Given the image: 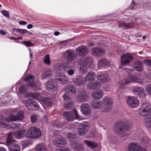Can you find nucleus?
Here are the masks:
<instances>
[{
  "instance_id": "nucleus-37",
  "label": "nucleus",
  "mask_w": 151,
  "mask_h": 151,
  "mask_svg": "<svg viewBox=\"0 0 151 151\" xmlns=\"http://www.w3.org/2000/svg\"><path fill=\"white\" fill-rule=\"evenodd\" d=\"M109 65V62L106 59L102 58L99 60L98 63V66L104 65L108 66Z\"/></svg>"
},
{
  "instance_id": "nucleus-1",
  "label": "nucleus",
  "mask_w": 151,
  "mask_h": 151,
  "mask_svg": "<svg viewBox=\"0 0 151 151\" xmlns=\"http://www.w3.org/2000/svg\"><path fill=\"white\" fill-rule=\"evenodd\" d=\"M114 131L120 137H123L129 134L130 128L123 122H117L114 125Z\"/></svg>"
},
{
  "instance_id": "nucleus-30",
  "label": "nucleus",
  "mask_w": 151,
  "mask_h": 151,
  "mask_svg": "<svg viewBox=\"0 0 151 151\" xmlns=\"http://www.w3.org/2000/svg\"><path fill=\"white\" fill-rule=\"evenodd\" d=\"M73 82L76 85L78 86L84 85L85 83V81L81 76H77L74 80Z\"/></svg>"
},
{
  "instance_id": "nucleus-13",
  "label": "nucleus",
  "mask_w": 151,
  "mask_h": 151,
  "mask_svg": "<svg viewBox=\"0 0 151 151\" xmlns=\"http://www.w3.org/2000/svg\"><path fill=\"white\" fill-rule=\"evenodd\" d=\"M132 92L140 98H145L146 96L144 88L139 86H135L132 89Z\"/></svg>"
},
{
  "instance_id": "nucleus-34",
  "label": "nucleus",
  "mask_w": 151,
  "mask_h": 151,
  "mask_svg": "<svg viewBox=\"0 0 151 151\" xmlns=\"http://www.w3.org/2000/svg\"><path fill=\"white\" fill-rule=\"evenodd\" d=\"M44 103L47 106H51L53 105L52 100L50 97H45L42 99Z\"/></svg>"
},
{
  "instance_id": "nucleus-63",
  "label": "nucleus",
  "mask_w": 151,
  "mask_h": 151,
  "mask_svg": "<svg viewBox=\"0 0 151 151\" xmlns=\"http://www.w3.org/2000/svg\"><path fill=\"white\" fill-rule=\"evenodd\" d=\"M6 125L5 123L3 121H0V127H3Z\"/></svg>"
},
{
  "instance_id": "nucleus-56",
  "label": "nucleus",
  "mask_w": 151,
  "mask_h": 151,
  "mask_svg": "<svg viewBox=\"0 0 151 151\" xmlns=\"http://www.w3.org/2000/svg\"><path fill=\"white\" fill-rule=\"evenodd\" d=\"M73 104L72 102L71 101H67V109L68 108H71L73 107Z\"/></svg>"
},
{
  "instance_id": "nucleus-16",
  "label": "nucleus",
  "mask_w": 151,
  "mask_h": 151,
  "mask_svg": "<svg viewBox=\"0 0 151 151\" xmlns=\"http://www.w3.org/2000/svg\"><path fill=\"white\" fill-rule=\"evenodd\" d=\"M151 109V105L147 103H143L142 106L139 108L138 113L140 115H142L143 113H148Z\"/></svg>"
},
{
  "instance_id": "nucleus-48",
  "label": "nucleus",
  "mask_w": 151,
  "mask_h": 151,
  "mask_svg": "<svg viewBox=\"0 0 151 151\" xmlns=\"http://www.w3.org/2000/svg\"><path fill=\"white\" fill-rule=\"evenodd\" d=\"M87 122H83L81 123L80 127L87 131L89 128Z\"/></svg>"
},
{
  "instance_id": "nucleus-33",
  "label": "nucleus",
  "mask_w": 151,
  "mask_h": 151,
  "mask_svg": "<svg viewBox=\"0 0 151 151\" xmlns=\"http://www.w3.org/2000/svg\"><path fill=\"white\" fill-rule=\"evenodd\" d=\"M142 65V62L138 60L135 62L134 67L136 70L138 71H142L143 69Z\"/></svg>"
},
{
  "instance_id": "nucleus-26",
  "label": "nucleus",
  "mask_w": 151,
  "mask_h": 151,
  "mask_svg": "<svg viewBox=\"0 0 151 151\" xmlns=\"http://www.w3.org/2000/svg\"><path fill=\"white\" fill-rule=\"evenodd\" d=\"M100 83L98 81H96L95 83H88L87 88L89 90H93L101 87Z\"/></svg>"
},
{
  "instance_id": "nucleus-25",
  "label": "nucleus",
  "mask_w": 151,
  "mask_h": 151,
  "mask_svg": "<svg viewBox=\"0 0 151 151\" xmlns=\"http://www.w3.org/2000/svg\"><path fill=\"white\" fill-rule=\"evenodd\" d=\"M105 52L104 49L98 47L93 48L91 50L92 55L100 56L103 55Z\"/></svg>"
},
{
  "instance_id": "nucleus-53",
  "label": "nucleus",
  "mask_w": 151,
  "mask_h": 151,
  "mask_svg": "<svg viewBox=\"0 0 151 151\" xmlns=\"http://www.w3.org/2000/svg\"><path fill=\"white\" fill-rule=\"evenodd\" d=\"M144 62L149 68H151V60L146 59L144 60Z\"/></svg>"
},
{
  "instance_id": "nucleus-32",
  "label": "nucleus",
  "mask_w": 151,
  "mask_h": 151,
  "mask_svg": "<svg viewBox=\"0 0 151 151\" xmlns=\"http://www.w3.org/2000/svg\"><path fill=\"white\" fill-rule=\"evenodd\" d=\"M28 97H30L33 99L38 100L41 98V94L39 93L30 92L28 94Z\"/></svg>"
},
{
  "instance_id": "nucleus-24",
  "label": "nucleus",
  "mask_w": 151,
  "mask_h": 151,
  "mask_svg": "<svg viewBox=\"0 0 151 151\" xmlns=\"http://www.w3.org/2000/svg\"><path fill=\"white\" fill-rule=\"evenodd\" d=\"M56 78L55 80L57 82H59L62 84H64L66 81L65 76L64 74L60 72L58 73H57L56 75Z\"/></svg>"
},
{
  "instance_id": "nucleus-57",
  "label": "nucleus",
  "mask_w": 151,
  "mask_h": 151,
  "mask_svg": "<svg viewBox=\"0 0 151 151\" xmlns=\"http://www.w3.org/2000/svg\"><path fill=\"white\" fill-rule=\"evenodd\" d=\"M19 124L15 123L12 124L11 127L14 128H18L19 127Z\"/></svg>"
},
{
  "instance_id": "nucleus-15",
  "label": "nucleus",
  "mask_w": 151,
  "mask_h": 151,
  "mask_svg": "<svg viewBox=\"0 0 151 151\" xmlns=\"http://www.w3.org/2000/svg\"><path fill=\"white\" fill-rule=\"evenodd\" d=\"M80 116L78 114L76 109H74L72 112L67 111V120L72 121L75 119H79Z\"/></svg>"
},
{
  "instance_id": "nucleus-38",
  "label": "nucleus",
  "mask_w": 151,
  "mask_h": 151,
  "mask_svg": "<svg viewBox=\"0 0 151 151\" xmlns=\"http://www.w3.org/2000/svg\"><path fill=\"white\" fill-rule=\"evenodd\" d=\"M76 91V88L73 86H68L67 88V94L69 95L74 94L75 93Z\"/></svg>"
},
{
  "instance_id": "nucleus-19",
  "label": "nucleus",
  "mask_w": 151,
  "mask_h": 151,
  "mask_svg": "<svg viewBox=\"0 0 151 151\" xmlns=\"http://www.w3.org/2000/svg\"><path fill=\"white\" fill-rule=\"evenodd\" d=\"M127 101L129 106L132 108L136 107L139 104V101L135 97H129L127 99Z\"/></svg>"
},
{
  "instance_id": "nucleus-6",
  "label": "nucleus",
  "mask_w": 151,
  "mask_h": 151,
  "mask_svg": "<svg viewBox=\"0 0 151 151\" xmlns=\"http://www.w3.org/2000/svg\"><path fill=\"white\" fill-rule=\"evenodd\" d=\"M25 133V131L24 130H21L20 131L11 132L8 134L6 140H7L8 142L9 141L15 142L16 141L13 138V136L17 138H20L23 137Z\"/></svg>"
},
{
  "instance_id": "nucleus-62",
  "label": "nucleus",
  "mask_w": 151,
  "mask_h": 151,
  "mask_svg": "<svg viewBox=\"0 0 151 151\" xmlns=\"http://www.w3.org/2000/svg\"><path fill=\"white\" fill-rule=\"evenodd\" d=\"M66 40L63 41H61L60 42H59L58 43H57V44L59 45H65L66 44Z\"/></svg>"
},
{
  "instance_id": "nucleus-2",
  "label": "nucleus",
  "mask_w": 151,
  "mask_h": 151,
  "mask_svg": "<svg viewBox=\"0 0 151 151\" xmlns=\"http://www.w3.org/2000/svg\"><path fill=\"white\" fill-rule=\"evenodd\" d=\"M93 63L92 58L91 57H87L82 62L80 63L79 67L80 71L83 73H85L88 71L87 65H88L89 67H91V65Z\"/></svg>"
},
{
  "instance_id": "nucleus-31",
  "label": "nucleus",
  "mask_w": 151,
  "mask_h": 151,
  "mask_svg": "<svg viewBox=\"0 0 151 151\" xmlns=\"http://www.w3.org/2000/svg\"><path fill=\"white\" fill-rule=\"evenodd\" d=\"M63 137H61L59 139L55 138L53 140V143L54 145L57 147H61L64 145L65 143Z\"/></svg>"
},
{
  "instance_id": "nucleus-21",
  "label": "nucleus",
  "mask_w": 151,
  "mask_h": 151,
  "mask_svg": "<svg viewBox=\"0 0 151 151\" xmlns=\"http://www.w3.org/2000/svg\"><path fill=\"white\" fill-rule=\"evenodd\" d=\"M104 95L103 91L99 89L92 92L91 93V97L94 99H99L102 97Z\"/></svg>"
},
{
  "instance_id": "nucleus-12",
  "label": "nucleus",
  "mask_w": 151,
  "mask_h": 151,
  "mask_svg": "<svg viewBox=\"0 0 151 151\" xmlns=\"http://www.w3.org/2000/svg\"><path fill=\"white\" fill-rule=\"evenodd\" d=\"M136 20L137 19H134L133 18L130 17L126 21V22H123L120 24L119 25V26L124 29L131 28L135 25V22L133 21Z\"/></svg>"
},
{
  "instance_id": "nucleus-8",
  "label": "nucleus",
  "mask_w": 151,
  "mask_h": 151,
  "mask_svg": "<svg viewBox=\"0 0 151 151\" xmlns=\"http://www.w3.org/2000/svg\"><path fill=\"white\" fill-rule=\"evenodd\" d=\"M102 101L104 105L102 109L104 110L103 111H109L113 104L112 99L109 97L106 96L102 99Z\"/></svg>"
},
{
  "instance_id": "nucleus-14",
  "label": "nucleus",
  "mask_w": 151,
  "mask_h": 151,
  "mask_svg": "<svg viewBox=\"0 0 151 151\" xmlns=\"http://www.w3.org/2000/svg\"><path fill=\"white\" fill-rule=\"evenodd\" d=\"M80 107L81 112L84 115L88 116L91 114V110L88 104H83L80 106Z\"/></svg>"
},
{
  "instance_id": "nucleus-55",
  "label": "nucleus",
  "mask_w": 151,
  "mask_h": 151,
  "mask_svg": "<svg viewBox=\"0 0 151 151\" xmlns=\"http://www.w3.org/2000/svg\"><path fill=\"white\" fill-rule=\"evenodd\" d=\"M134 19H137V20H134L133 21V22H135V25H139L140 24H142V21L141 19L140 18H133Z\"/></svg>"
},
{
  "instance_id": "nucleus-46",
  "label": "nucleus",
  "mask_w": 151,
  "mask_h": 151,
  "mask_svg": "<svg viewBox=\"0 0 151 151\" xmlns=\"http://www.w3.org/2000/svg\"><path fill=\"white\" fill-rule=\"evenodd\" d=\"M32 143L31 141L29 140H24L22 142V145L24 147H28Z\"/></svg>"
},
{
  "instance_id": "nucleus-9",
  "label": "nucleus",
  "mask_w": 151,
  "mask_h": 151,
  "mask_svg": "<svg viewBox=\"0 0 151 151\" xmlns=\"http://www.w3.org/2000/svg\"><path fill=\"white\" fill-rule=\"evenodd\" d=\"M133 59V56L130 53H127L123 54L121 57V65L123 66L129 65Z\"/></svg>"
},
{
  "instance_id": "nucleus-35",
  "label": "nucleus",
  "mask_w": 151,
  "mask_h": 151,
  "mask_svg": "<svg viewBox=\"0 0 151 151\" xmlns=\"http://www.w3.org/2000/svg\"><path fill=\"white\" fill-rule=\"evenodd\" d=\"M102 104L101 101L95 102L92 101L91 103V105L92 108L94 109H99L102 106Z\"/></svg>"
},
{
  "instance_id": "nucleus-5",
  "label": "nucleus",
  "mask_w": 151,
  "mask_h": 151,
  "mask_svg": "<svg viewBox=\"0 0 151 151\" xmlns=\"http://www.w3.org/2000/svg\"><path fill=\"white\" fill-rule=\"evenodd\" d=\"M35 80L34 76L32 74H30L25 76L24 80L27 83V86L32 87L34 91H37L38 90H41V89L36 86L34 83Z\"/></svg>"
},
{
  "instance_id": "nucleus-29",
  "label": "nucleus",
  "mask_w": 151,
  "mask_h": 151,
  "mask_svg": "<svg viewBox=\"0 0 151 151\" xmlns=\"http://www.w3.org/2000/svg\"><path fill=\"white\" fill-rule=\"evenodd\" d=\"M52 75V73L51 70L49 69H46L44 70L41 76V78L42 79H44L45 78H49Z\"/></svg>"
},
{
  "instance_id": "nucleus-20",
  "label": "nucleus",
  "mask_w": 151,
  "mask_h": 151,
  "mask_svg": "<svg viewBox=\"0 0 151 151\" xmlns=\"http://www.w3.org/2000/svg\"><path fill=\"white\" fill-rule=\"evenodd\" d=\"M46 89L47 91L52 93H57L58 86L54 84L52 81H48L46 85Z\"/></svg>"
},
{
  "instance_id": "nucleus-60",
  "label": "nucleus",
  "mask_w": 151,
  "mask_h": 151,
  "mask_svg": "<svg viewBox=\"0 0 151 151\" xmlns=\"http://www.w3.org/2000/svg\"><path fill=\"white\" fill-rule=\"evenodd\" d=\"M32 52H29V57L30 58V61H29V65L28 66V67L29 65H30V64L31 63V60H32V59L33 58V56H32Z\"/></svg>"
},
{
  "instance_id": "nucleus-54",
  "label": "nucleus",
  "mask_w": 151,
  "mask_h": 151,
  "mask_svg": "<svg viewBox=\"0 0 151 151\" xmlns=\"http://www.w3.org/2000/svg\"><path fill=\"white\" fill-rule=\"evenodd\" d=\"M1 13L6 17L8 18L9 17V13L7 11L4 10H2L1 11Z\"/></svg>"
},
{
  "instance_id": "nucleus-51",
  "label": "nucleus",
  "mask_w": 151,
  "mask_h": 151,
  "mask_svg": "<svg viewBox=\"0 0 151 151\" xmlns=\"http://www.w3.org/2000/svg\"><path fill=\"white\" fill-rule=\"evenodd\" d=\"M31 121L32 123H35L37 121V118L36 115H32L30 116Z\"/></svg>"
},
{
  "instance_id": "nucleus-64",
  "label": "nucleus",
  "mask_w": 151,
  "mask_h": 151,
  "mask_svg": "<svg viewBox=\"0 0 151 151\" xmlns=\"http://www.w3.org/2000/svg\"><path fill=\"white\" fill-rule=\"evenodd\" d=\"M19 23L20 24L22 25H24L27 24L26 22L25 21H21L19 22Z\"/></svg>"
},
{
  "instance_id": "nucleus-61",
  "label": "nucleus",
  "mask_w": 151,
  "mask_h": 151,
  "mask_svg": "<svg viewBox=\"0 0 151 151\" xmlns=\"http://www.w3.org/2000/svg\"><path fill=\"white\" fill-rule=\"evenodd\" d=\"M67 72L68 74L70 76L72 75L74 73V71L72 69H70Z\"/></svg>"
},
{
  "instance_id": "nucleus-27",
  "label": "nucleus",
  "mask_w": 151,
  "mask_h": 151,
  "mask_svg": "<svg viewBox=\"0 0 151 151\" xmlns=\"http://www.w3.org/2000/svg\"><path fill=\"white\" fill-rule=\"evenodd\" d=\"M76 58V54L72 50H67V61L72 60Z\"/></svg>"
},
{
  "instance_id": "nucleus-52",
  "label": "nucleus",
  "mask_w": 151,
  "mask_h": 151,
  "mask_svg": "<svg viewBox=\"0 0 151 151\" xmlns=\"http://www.w3.org/2000/svg\"><path fill=\"white\" fill-rule=\"evenodd\" d=\"M27 30L24 29H22L19 28H18L17 29L16 31L20 33L21 35H22L23 34H26Z\"/></svg>"
},
{
  "instance_id": "nucleus-41",
  "label": "nucleus",
  "mask_w": 151,
  "mask_h": 151,
  "mask_svg": "<svg viewBox=\"0 0 151 151\" xmlns=\"http://www.w3.org/2000/svg\"><path fill=\"white\" fill-rule=\"evenodd\" d=\"M27 88V86H21L19 88V93L21 94H24L26 92Z\"/></svg>"
},
{
  "instance_id": "nucleus-17",
  "label": "nucleus",
  "mask_w": 151,
  "mask_h": 151,
  "mask_svg": "<svg viewBox=\"0 0 151 151\" xmlns=\"http://www.w3.org/2000/svg\"><path fill=\"white\" fill-rule=\"evenodd\" d=\"M6 145L9 149V151H20V148L18 145L16 144L15 142L9 141L7 142L6 140Z\"/></svg>"
},
{
  "instance_id": "nucleus-18",
  "label": "nucleus",
  "mask_w": 151,
  "mask_h": 151,
  "mask_svg": "<svg viewBox=\"0 0 151 151\" xmlns=\"http://www.w3.org/2000/svg\"><path fill=\"white\" fill-rule=\"evenodd\" d=\"M67 138L69 141L72 142L73 143L71 144L74 150L77 151L80 149V147L79 145L77 144L73 143V141L76 140L77 138L76 135L70 134L67 137Z\"/></svg>"
},
{
  "instance_id": "nucleus-36",
  "label": "nucleus",
  "mask_w": 151,
  "mask_h": 151,
  "mask_svg": "<svg viewBox=\"0 0 151 151\" xmlns=\"http://www.w3.org/2000/svg\"><path fill=\"white\" fill-rule=\"evenodd\" d=\"M83 141L88 147L91 148H96L98 146V144L95 142L87 140H85Z\"/></svg>"
},
{
  "instance_id": "nucleus-47",
  "label": "nucleus",
  "mask_w": 151,
  "mask_h": 151,
  "mask_svg": "<svg viewBox=\"0 0 151 151\" xmlns=\"http://www.w3.org/2000/svg\"><path fill=\"white\" fill-rule=\"evenodd\" d=\"M30 106H31V107L30 110H35L34 108L37 109L39 107V105L37 102H33L32 101Z\"/></svg>"
},
{
  "instance_id": "nucleus-45",
  "label": "nucleus",
  "mask_w": 151,
  "mask_h": 151,
  "mask_svg": "<svg viewBox=\"0 0 151 151\" xmlns=\"http://www.w3.org/2000/svg\"><path fill=\"white\" fill-rule=\"evenodd\" d=\"M137 7V3H134V1L133 0L132 1V3L130 6H129L127 10H133L136 8Z\"/></svg>"
},
{
  "instance_id": "nucleus-22",
  "label": "nucleus",
  "mask_w": 151,
  "mask_h": 151,
  "mask_svg": "<svg viewBox=\"0 0 151 151\" xmlns=\"http://www.w3.org/2000/svg\"><path fill=\"white\" fill-rule=\"evenodd\" d=\"M97 78L99 80L104 83L110 81V79L109 76L106 73L99 74Z\"/></svg>"
},
{
  "instance_id": "nucleus-50",
  "label": "nucleus",
  "mask_w": 151,
  "mask_h": 151,
  "mask_svg": "<svg viewBox=\"0 0 151 151\" xmlns=\"http://www.w3.org/2000/svg\"><path fill=\"white\" fill-rule=\"evenodd\" d=\"M58 69L59 71L63 72L65 71L66 70V67L63 64H61L58 67Z\"/></svg>"
},
{
  "instance_id": "nucleus-42",
  "label": "nucleus",
  "mask_w": 151,
  "mask_h": 151,
  "mask_svg": "<svg viewBox=\"0 0 151 151\" xmlns=\"http://www.w3.org/2000/svg\"><path fill=\"white\" fill-rule=\"evenodd\" d=\"M32 101L31 100H24L22 101V102L25 105V106L27 108L29 109H30Z\"/></svg>"
},
{
  "instance_id": "nucleus-40",
  "label": "nucleus",
  "mask_w": 151,
  "mask_h": 151,
  "mask_svg": "<svg viewBox=\"0 0 151 151\" xmlns=\"http://www.w3.org/2000/svg\"><path fill=\"white\" fill-rule=\"evenodd\" d=\"M36 151H48L43 144L37 145L35 148Z\"/></svg>"
},
{
  "instance_id": "nucleus-39",
  "label": "nucleus",
  "mask_w": 151,
  "mask_h": 151,
  "mask_svg": "<svg viewBox=\"0 0 151 151\" xmlns=\"http://www.w3.org/2000/svg\"><path fill=\"white\" fill-rule=\"evenodd\" d=\"M144 124L148 128L151 129V116L150 118H146L144 120Z\"/></svg>"
},
{
  "instance_id": "nucleus-43",
  "label": "nucleus",
  "mask_w": 151,
  "mask_h": 151,
  "mask_svg": "<svg viewBox=\"0 0 151 151\" xmlns=\"http://www.w3.org/2000/svg\"><path fill=\"white\" fill-rule=\"evenodd\" d=\"M87 131L80 127L78 130V133L79 135L82 136L85 135Z\"/></svg>"
},
{
  "instance_id": "nucleus-23",
  "label": "nucleus",
  "mask_w": 151,
  "mask_h": 151,
  "mask_svg": "<svg viewBox=\"0 0 151 151\" xmlns=\"http://www.w3.org/2000/svg\"><path fill=\"white\" fill-rule=\"evenodd\" d=\"M88 48L85 46H81L76 49V51L80 56H83L86 55L88 52Z\"/></svg>"
},
{
  "instance_id": "nucleus-3",
  "label": "nucleus",
  "mask_w": 151,
  "mask_h": 151,
  "mask_svg": "<svg viewBox=\"0 0 151 151\" xmlns=\"http://www.w3.org/2000/svg\"><path fill=\"white\" fill-rule=\"evenodd\" d=\"M11 115H9L8 120L10 121H14L16 120H22L24 118V114L22 111H18L16 110H13L11 111Z\"/></svg>"
},
{
  "instance_id": "nucleus-59",
  "label": "nucleus",
  "mask_w": 151,
  "mask_h": 151,
  "mask_svg": "<svg viewBox=\"0 0 151 151\" xmlns=\"http://www.w3.org/2000/svg\"><path fill=\"white\" fill-rule=\"evenodd\" d=\"M56 151H66V147H61L59 148H57Z\"/></svg>"
},
{
  "instance_id": "nucleus-4",
  "label": "nucleus",
  "mask_w": 151,
  "mask_h": 151,
  "mask_svg": "<svg viewBox=\"0 0 151 151\" xmlns=\"http://www.w3.org/2000/svg\"><path fill=\"white\" fill-rule=\"evenodd\" d=\"M41 134V132L38 128L32 127L29 129L28 132L26 134V137L35 139L40 137Z\"/></svg>"
},
{
  "instance_id": "nucleus-10",
  "label": "nucleus",
  "mask_w": 151,
  "mask_h": 151,
  "mask_svg": "<svg viewBox=\"0 0 151 151\" xmlns=\"http://www.w3.org/2000/svg\"><path fill=\"white\" fill-rule=\"evenodd\" d=\"M134 82L140 84L142 83L141 80L138 79L136 77L133 75L130 76L127 80L122 81L120 82L119 84L121 88L123 87L124 85L127 84L128 83L131 82Z\"/></svg>"
},
{
  "instance_id": "nucleus-28",
  "label": "nucleus",
  "mask_w": 151,
  "mask_h": 151,
  "mask_svg": "<svg viewBox=\"0 0 151 151\" xmlns=\"http://www.w3.org/2000/svg\"><path fill=\"white\" fill-rule=\"evenodd\" d=\"M95 76V74L94 72L93 71L89 72L85 76L84 81H87L94 80Z\"/></svg>"
},
{
  "instance_id": "nucleus-11",
  "label": "nucleus",
  "mask_w": 151,
  "mask_h": 151,
  "mask_svg": "<svg viewBox=\"0 0 151 151\" xmlns=\"http://www.w3.org/2000/svg\"><path fill=\"white\" fill-rule=\"evenodd\" d=\"M126 151H147V150L141 147L137 143H130L128 144Z\"/></svg>"
},
{
  "instance_id": "nucleus-58",
  "label": "nucleus",
  "mask_w": 151,
  "mask_h": 151,
  "mask_svg": "<svg viewBox=\"0 0 151 151\" xmlns=\"http://www.w3.org/2000/svg\"><path fill=\"white\" fill-rule=\"evenodd\" d=\"M146 91L151 95V85H149L146 89Z\"/></svg>"
},
{
  "instance_id": "nucleus-49",
  "label": "nucleus",
  "mask_w": 151,
  "mask_h": 151,
  "mask_svg": "<svg viewBox=\"0 0 151 151\" xmlns=\"http://www.w3.org/2000/svg\"><path fill=\"white\" fill-rule=\"evenodd\" d=\"M22 43L27 47H31L33 46V44L29 41H22Z\"/></svg>"
},
{
  "instance_id": "nucleus-7",
  "label": "nucleus",
  "mask_w": 151,
  "mask_h": 151,
  "mask_svg": "<svg viewBox=\"0 0 151 151\" xmlns=\"http://www.w3.org/2000/svg\"><path fill=\"white\" fill-rule=\"evenodd\" d=\"M88 99V96L84 89L79 90L78 92L77 95L75 98L76 100L80 103L86 101Z\"/></svg>"
},
{
  "instance_id": "nucleus-44",
  "label": "nucleus",
  "mask_w": 151,
  "mask_h": 151,
  "mask_svg": "<svg viewBox=\"0 0 151 151\" xmlns=\"http://www.w3.org/2000/svg\"><path fill=\"white\" fill-rule=\"evenodd\" d=\"M44 63L47 65L50 64V55H46L45 57L43 60Z\"/></svg>"
}]
</instances>
